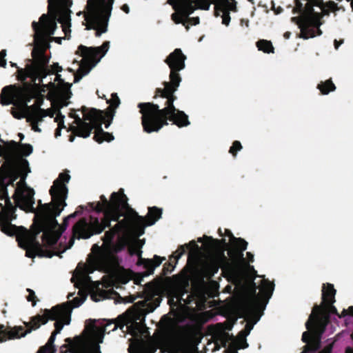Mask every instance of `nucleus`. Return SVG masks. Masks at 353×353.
Wrapping results in <instances>:
<instances>
[{"instance_id": "nucleus-14", "label": "nucleus", "mask_w": 353, "mask_h": 353, "mask_svg": "<svg viewBox=\"0 0 353 353\" xmlns=\"http://www.w3.org/2000/svg\"><path fill=\"white\" fill-rule=\"evenodd\" d=\"M177 11L172 15L176 23L183 22V17H187L196 8L209 10L210 4L208 0H170Z\"/></svg>"}, {"instance_id": "nucleus-47", "label": "nucleus", "mask_w": 353, "mask_h": 353, "mask_svg": "<svg viewBox=\"0 0 353 353\" xmlns=\"http://www.w3.org/2000/svg\"><path fill=\"white\" fill-rule=\"evenodd\" d=\"M155 259H156V261L157 263V265H159L162 263V261H163V259H161L159 256H156Z\"/></svg>"}, {"instance_id": "nucleus-23", "label": "nucleus", "mask_w": 353, "mask_h": 353, "mask_svg": "<svg viewBox=\"0 0 353 353\" xmlns=\"http://www.w3.org/2000/svg\"><path fill=\"white\" fill-rule=\"evenodd\" d=\"M170 79L171 82L165 83V88L162 91V96L163 97L168 98V101L170 99H174L173 98L171 97V96L179 86L181 81L179 76L176 72H171Z\"/></svg>"}, {"instance_id": "nucleus-21", "label": "nucleus", "mask_w": 353, "mask_h": 353, "mask_svg": "<svg viewBox=\"0 0 353 353\" xmlns=\"http://www.w3.org/2000/svg\"><path fill=\"white\" fill-rule=\"evenodd\" d=\"M168 353H197L194 345L187 341H176L170 344Z\"/></svg>"}, {"instance_id": "nucleus-28", "label": "nucleus", "mask_w": 353, "mask_h": 353, "mask_svg": "<svg viewBox=\"0 0 353 353\" xmlns=\"http://www.w3.org/2000/svg\"><path fill=\"white\" fill-rule=\"evenodd\" d=\"M35 46L32 52L33 57L35 59H39L43 54L45 49V39L37 37H35Z\"/></svg>"}, {"instance_id": "nucleus-46", "label": "nucleus", "mask_w": 353, "mask_h": 353, "mask_svg": "<svg viewBox=\"0 0 353 353\" xmlns=\"http://www.w3.org/2000/svg\"><path fill=\"white\" fill-rule=\"evenodd\" d=\"M272 289V283H264L263 284V286H262V290L263 291H265V290H267V291H271Z\"/></svg>"}, {"instance_id": "nucleus-29", "label": "nucleus", "mask_w": 353, "mask_h": 353, "mask_svg": "<svg viewBox=\"0 0 353 353\" xmlns=\"http://www.w3.org/2000/svg\"><path fill=\"white\" fill-rule=\"evenodd\" d=\"M59 22L62 24L63 31L65 32V36H70L71 33L70 14L68 12L61 13Z\"/></svg>"}, {"instance_id": "nucleus-34", "label": "nucleus", "mask_w": 353, "mask_h": 353, "mask_svg": "<svg viewBox=\"0 0 353 353\" xmlns=\"http://www.w3.org/2000/svg\"><path fill=\"white\" fill-rule=\"evenodd\" d=\"M63 118L64 117L61 115V113H59L56 117V121L58 123V129L57 132V135L60 136L61 135V130L63 128H65L64 123H63Z\"/></svg>"}, {"instance_id": "nucleus-20", "label": "nucleus", "mask_w": 353, "mask_h": 353, "mask_svg": "<svg viewBox=\"0 0 353 353\" xmlns=\"http://www.w3.org/2000/svg\"><path fill=\"white\" fill-rule=\"evenodd\" d=\"M91 111L88 114L86 117L85 118V121H82L81 119H77L75 120L72 128L74 132L77 134L78 136L88 138L90 137L91 133V130L92 128V122L90 121V114Z\"/></svg>"}, {"instance_id": "nucleus-33", "label": "nucleus", "mask_w": 353, "mask_h": 353, "mask_svg": "<svg viewBox=\"0 0 353 353\" xmlns=\"http://www.w3.org/2000/svg\"><path fill=\"white\" fill-rule=\"evenodd\" d=\"M319 88L321 92L324 94H327L330 91L335 90L334 85L330 81H327L324 83L319 85Z\"/></svg>"}, {"instance_id": "nucleus-4", "label": "nucleus", "mask_w": 353, "mask_h": 353, "mask_svg": "<svg viewBox=\"0 0 353 353\" xmlns=\"http://www.w3.org/2000/svg\"><path fill=\"white\" fill-rule=\"evenodd\" d=\"M17 143L15 141L8 142L4 147L0 145V156H3L6 163L0 168V185L2 190L0 192V196L3 203H0L2 210L0 212V219L3 221H11L15 217L13 216L14 208L8 197V191L6 186H3V180L6 177H12L14 163L11 161V153L16 151Z\"/></svg>"}, {"instance_id": "nucleus-56", "label": "nucleus", "mask_w": 353, "mask_h": 353, "mask_svg": "<svg viewBox=\"0 0 353 353\" xmlns=\"http://www.w3.org/2000/svg\"><path fill=\"white\" fill-rule=\"evenodd\" d=\"M339 43H338L337 42H336V43H335V47H336V48H339Z\"/></svg>"}, {"instance_id": "nucleus-31", "label": "nucleus", "mask_w": 353, "mask_h": 353, "mask_svg": "<svg viewBox=\"0 0 353 353\" xmlns=\"http://www.w3.org/2000/svg\"><path fill=\"white\" fill-rule=\"evenodd\" d=\"M56 339V333H52L48 343L46 346L43 347L38 353H54L55 349L54 346V342Z\"/></svg>"}, {"instance_id": "nucleus-58", "label": "nucleus", "mask_w": 353, "mask_h": 353, "mask_svg": "<svg viewBox=\"0 0 353 353\" xmlns=\"http://www.w3.org/2000/svg\"><path fill=\"white\" fill-rule=\"evenodd\" d=\"M199 23V20H198L197 19H195V23H194V24H196V23Z\"/></svg>"}, {"instance_id": "nucleus-37", "label": "nucleus", "mask_w": 353, "mask_h": 353, "mask_svg": "<svg viewBox=\"0 0 353 353\" xmlns=\"http://www.w3.org/2000/svg\"><path fill=\"white\" fill-rule=\"evenodd\" d=\"M130 353H145V350L139 344L132 343L130 347Z\"/></svg>"}, {"instance_id": "nucleus-13", "label": "nucleus", "mask_w": 353, "mask_h": 353, "mask_svg": "<svg viewBox=\"0 0 353 353\" xmlns=\"http://www.w3.org/2000/svg\"><path fill=\"white\" fill-rule=\"evenodd\" d=\"M65 0H49V14H43L39 20V23H34L35 37H39L44 39L45 37L54 34L56 30V15L52 11L54 3H65ZM67 5L68 3H65Z\"/></svg>"}, {"instance_id": "nucleus-15", "label": "nucleus", "mask_w": 353, "mask_h": 353, "mask_svg": "<svg viewBox=\"0 0 353 353\" xmlns=\"http://www.w3.org/2000/svg\"><path fill=\"white\" fill-rule=\"evenodd\" d=\"M33 152V148L31 145L25 144L19 146L17 144V148L15 152L11 153V161L14 163L12 177L10 181L12 183L17 179V174L22 175L23 172L29 171L28 161L26 159L18 158L19 154L28 156Z\"/></svg>"}, {"instance_id": "nucleus-25", "label": "nucleus", "mask_w": 353, "mask_h": 353, "mask_svg": "<svg viewBox=\"0 0 353 353\" xmlns=\"http://www.w3.org/2000/svg\"><path fill=\"white\" fill-rule=\"evenodd\" d=\"M89 227L83 221H79L74 226V230L75 235L79 239H88L92 235V233L88 232Z\"/></svg>"}, {"instance_id": "nucleus-16", "label": "nucleus", "mask_w": 353, "mask_h": 353, "mask_svg": "<svg viewBox=\"0 0 353 353\" xmlns=\"http://www.w3.org/2000/svg\"><path fill=\"white\" fill-rule=\"evenodd\" d=\"M137 315H139V314L136 311L129 310L124 316L119 318L118 321L114 324L112 331L123 327L125 324H130L128 329L132 334L136 335L138 333H144L145 332V327L143 323L141 321H134Z\"/></svg>"}, {"instance_id": "nucleus-51", "label": "nucleus", "mask_w": 353, "mask_h": 353, "mask_svg": "<svg viewBox=\"0 0 353 353\" xmlns=\"http://www.w3.org/2000/svg\"><path fill=\"white\" fill-rule=\"evenodd\" d=\"M348 312L350 314H352L353 315V306H351L348 308Z\"/></svg>"}, {"instance_id": "nucleus-32", "label": "nucleus", "mask_w": 353, "mask_h": 353, "mask_svg": "<svg viewBox=\"0 0 353 353\" xmlns=\"http://www.w3.org/2000/svg\"><path fill=\"white\" fill-rule=\"evenodd\" d=\"M257 47L259 50H262L264 52L270 53L273 52V47L272 43L268 41H260L257 43Z\"/></svg>"}, {"instance_id": "nucleus-10", "label": "nucleus", "mask_w": 353, "mask_h": 353, "mask_svg": "<svg viewBox=\"0 0 353 353\" xmlns=\"http://www.w3.org/2000/svg\"><path fill=\"white\" fill-rule=\"evenodd\" d=\"M109 47V42H106L99 48H88L82 46L79 48V53L83 59L77 71V75L79 77L75 81H79L83 76L89 73L91 69L106 54Z\"/></svg>"}, {"instance_id": "nucleus-41", "label": "nucleus", "mask_w": 353, "mask_h": 353, "mask_svg": "<svg viewBox=\"0 0 353 353\" xmlns=\"http://www.w3.org/2000/svg\"><path fill=\"white\" fill-rule=\"evenodd\" d=\"M30 75V69H28L26 71L23 72L20 70L19 72V78L20 79H24L26 77Z\"/></svg>"}, {"instance_id": "nucleus-17", "label": "nucleus", "mask_w": 353, "mask_h": 353, "mask_svg": "<svg viewBox=\"0 0 353 353\" xmlns=\"http://www.w3.org/2000/svg\"><path fill=\"white\" fill-rule=\"evenodd\" d=\"M90 117V121L92 122V126L96 128L94 136L96 141L99 143H102L105 141H110L113 140V136L103 132L101 128L103 119L105 117L103 112L97 110H91Z\"/></svg>"}, {"instance_id": "nucleus-42", "label": "nucleus", "mask_w": 353, "mask_h": 353, "mask_svg": "<svg viewBox=\"0 0 353 353\" xmlns=\"http://www.w3.org/2000/svg\"><path fill=\"white\" fill-rule=\"evenodd\" d=\"M112 238V232H108L104 239V246L107 247Z\"/></svg>"}, {"instance_id": "nucleus-39", "label": "nucleus", "mask_w": 353, "mask_h": 353, "mask_svg": "<svg viewBox=\"0 0 353 353\" xmlns=\"http://www.w3.org/2000/svg\"><path fill=\"white\" fill-rule=\"evenodd\" d=\"M112 99H110V103L112 106L117 107L120 104V100L118 96L115 94L112 95Z\"/></svg>"}, {"instance_id": "nucleus-53", "label": "nucleus", "mask_w": 353, "mask_h": 353, "mask_svg": "<svg viewBox=\"0 0 353 353\" xmlns=\"http://www.w3.org/2000/svg\"><path fill=\"white\" fill-rule=\"evenodd\" d=\"M311 23H312V24H313V25H314V26H318V25H319V24H318V23H317L315 20L312 21H311Z\"/></svg>"}, {"instance_id": "nucleus-9", "label": "nucleus", "mask_w": 353, "mask_h": 353, "mask_svg": "<svg viewBox=\"0 0 353 353\" xmlns=\"http://www.w3.org/2000/svg\"><path fill=\"white\" fill-rule=\"evenodd\" d=\"M326 323V314L321 307H316L312 312L306 324L307 332L303 334V340L307 343L310 350H315L320 347V339L316 337L317 333L322 332Z\"/></svg>"}, {"instance_id": "nucleus-54", "label": "nucleus", "mask_w": 353, "mask_h": 353, "mask_svg": "<svg viewBox=\"0 0 353 353\" xmlns=\"http://www.w3.org/2000/svg\"><path fill=\"white\" fill-rule=\"evenodd\" d=\"M54 39H55L57 42L61 43V41H61V38H60V37H57V38H55Z\"/></svg>"}, {"instance_id": "nucleus-3", "label": "nucleus", "mask_w": 353, "mask_h": 353, "mask_svg": "<svg viewBox=\"0 0 353 353\" xmlns=\"http://www.w3.org/2000/svg\"><path fill=\"white\" fill-rule=\"evenodd\" d=\"M174 99L169 100V105L163 110L151 104L139 105L143 114V125L145 130L151 133L159 131L166 124L165 119L168 117L179 127L190 124L188 116L183 112L177 111L174 105Z\"/></svg>"}, {"instance_id": "nucleus-27", "label": "nucleus", "mask_w": 353, "mask_h": 353, "mask_svg": "<svg viewBox=\"0 0 353 353\" xmlns=\"http://www.w3.org/2000/svg\"><path fill=\"white\" fill-rule=\"evenodd\" d=\"M161 210L157 208H151L149 209L146 218L145 226H149L154 224L161 217Z\"/></svg>"}, {"instance_id": "nucleus-59", "label": "nucleus", "mask_w": 353, "mask_h": 353, "mask_svg": "<svg viewBox=\"0 0 353 353\" xmlns=\"http://www.w3.org/2000/svg\"><path fill=\"white\" fill-rule=\"evenodd\" d=\"M26 335V334H22L21 336H25Z\"/></svg>"}, {"instance_id": "nucleus-11", "label": "nucleus", "mask_w": 353, "mask_h": 353, "mask_svg": "<svg viewBox=\"0 0 353 353\" xmlns=\"http://www.w3.org/2000/svg\"><path fill=\"white\" fill-rule=\"evenodd\" d=\"M71 85L70 83L63 82L60 75H57L54 83L48 85V99L52 101L53 109H59L69 104L68 99L72 95Z\"/></svg>"}, {"instance_id": "nucleus-24", "label": "nucleus", "mask_w": 353, "mask_h": 353, "mask_svg": "<svg viewBox=\"0 0 353 353\" xmlns=\"http://www.w3.org/2000/svg\"><path fill=\"white\" fill-rule=\"evenodd\" d=\"M248 347L245 336L241 334L235 339H232L230 343L227 353H237L239 349H243Z\"/></svg>"}, {"instance_id": "nucleus-52", "label": "nucleus", "mask_w": 353, "mask_h": 353, "mask_svg": "<svg viewBox=\"0 0 353 353\" xmlns=\"http://www.w3.org/2000/svg\"><path fill=\"white\" fill-rule=\"evenodd\" d=\"M345 353H353V350L351 349V348H347L346 350V352Z\"/></svg>"}, {"instance_id": "nucleus-43", "label": "nucleus", "mask_w": 353, "mask_h": 353, "mask_svg": "<svg viewBox=\"0 0 353 353\" xmlns=\"http://www.w3.org/2000/svg\"><path fill=\"white\" fill-rule=\"evenodd\" d=\"M28 291L30 292V294L28 297V301H32L33 302L32 305H35L36 301H34V299H35L34 292L30 290H28Z\"/></svg>"}, {"instance_id": "nucleus-35", "label": "nucleus", "mask_w": 353, "mask_h": 353, "mask_svg": "<svg viewBox=\"0 0 353 353\" xmlns=\"http://www.w3.org/2000/svg\"><path fill=\"white\" fill-rule=\"evenodd\" d=\"M232 243L241 250H245L247 248V243L242 239H231Z\"/></svg>"}, {"instance_id": "nucleus-1", "label": "nucleus", "mask_w": 353, "mask_h": 353, "mask_svg": "<svg viewBox=\"0 0 353 353\" xmlns=\"http://www.w3.org/2000/svg\"><path fill=\"white\" fill-rule=\"evenodd\" d=\"M44 92L46 90L37 85L23 88L9 86L3 90L1 102L4 105L13 103L14 117L18 119L27 118L28 121L32 122L33 130L40 132L41 130L36 122L41 121L43 117H52L54 114L52 110H44L41 108L43 102L42 92Z\"/></svg>"}, {"instance_id": "nucleus-36", "label": "nucleus", "mask_w": 353, "mask_h": 353, "mask_svg": "<svg viewBox=\"0 0 353 353\" xmlns=\"http://www.w3.org/2000/svg\"><path fill=\"white\" fill-rule=\"evenodd\" d=\"M2 230L8 235H12L14 232V227L10 225L8 223H2Z\"/></svg>"}, {"instance_id": "nucleus-26", "label": "nucleus", "mask_w": 353, "mask_h": 353, "mask_svg": "<svg viewBox=\"0 0 353 353\" xmlns=\"http://www.w3.org/2000/svg\"><path fill=\"white\" fill-rule=\"evenodd\" d=\"M216 8L218 10L223 11V23L228 26L230 23V18L227 13L228 10L232 9V4L231 3H228L225 4L223 1L218 0L215 2Z\"/></svg>"}, {"instance_id": "nucleus-18", "label": "nucleus", "mask_w": 353, "mask_h": 353, "mask_svg": "<svg viewBox=\"0 0 353 353\" xmlns=\"http://www.w3.org/2000/svg\"><path fill=\"white\" fill-rule=\"evenodd\" d=\"M39 232H35L34 230L32 233L27 234L19 240L21 246L24 247L26 250V255L28 257H34L35 255L39 256L52 257V254H45L42 252L41 248L38 243L35 241V234Z\"/></svg>"}, {"instance_id": "nucleus-12", "label": "nucleus", "mask_w": 353, "mask_h": 353, "mask_svg": "<svg viewBox=\"0 0 353 353\" xmlns=\"http://www.w3.org/2000/svg\"><path fill=\"white\" fill-rule=\"evenodd\" d=\"M28 173L29 171L23 172L22 175H16L17 179L19 176H21V180L17 183L14 194V199L17 206L26 212L32 211L34 205V191L25 183Z\"/></svg>"}, {"instance_id": "nucleus-40", "label": "nucleus", "mask_w": 353, "mask_h": 353, "mask_svg": "<svg viewBox=\"0 0 353 353\" xmlns=\"http://www.w3.org/2000/svg\"><path fill=\"white\" fill-rule=\"evenodd\" d=\"M6 56V52L2 51L0 52V66L6 67L7 65L6 60L5 59V57Z\"/></svg>"}, {"instance_id": "nucleus-48", "label": "nucleus", "mask_w": 353, "mask_h": 353, "mask_svg": "<svg viewBox=\"0 0 353 353\" xmlns=\"http://www.w3.org/2000/svg\"><path fill=\"white\" fill-rule=\"evenodd\" d=\"M331 350H332V347H329L325 350H323V351L321 352V353H331Z\"/></svg>"}, {"instance_id": "nucleus-55", "label": "nucleus", "mask_w": 353, "mask_h": 353, "mask_svg": "<svg viewBox=\"0 0 353 353\" xmlns=\"http://www.w3.org/2000/svg\"><path fill=\"white\" fill-rule=\"evenodd\" d=\"M19 137L21 138V140H23L24 139V135L23 134H19Z\"/></svg>"}, {"instance_id": "nucleus-57", "label": "nucleus", "mask_w": 353, "mask_h": 353, "mask_svg": "<svg viewBox=\"0 0 353 353\" xmlns=\"http://www.w3.org/2000/svg\"><path fill=\"white\" fill-rule=\"evenodd\" d=\"M14 337H15V336H14L12 334H10V339H11V338H14Z\"/></svg>"}, {"instance_id": "nucleus-5", "label": "nucleus", "mask_w": 353, "mask_h": 353, "mask_svg": "<svg viewBox=\"0 0 353 353\" xmlns=\"http://www.w3.org/2000/svg\"><path fill=\"white\" fill-rule=\"evenodd\" d=\"M79 296V298L76 297L73 300L72 307L69 305L55 307L51 310L46 311L43 316H35L31 323L32 329L39 328L41 325L47 323L50 319L55 320L57 321L56 330L53 333H56L57 335L65 325L70 323L72 307H79L85 301L86 296L84 294L80 292Z\"/></svg>"}, {"instance_id": "nucleus-8", "label": "nucleus", "mask_w": 353, "mask_h": 353, "mask_svg": "<svg viewBox=\"0 0 353 353\" xmlns=\"http://www.w3.org/2000/svg\"><path fill=\"white\" fill-rule=\"evenodd\" d=\"M101 199L105 210L104 227H107L112 221H117L121 216H125V221L128 220L130 210L127 203V198L123 193V190L114 192L110 202L103 196Z\"/></svg>"}, {"instance_id": "nucleus-44", "label": "nucleus", "mask_w": 353, "mask_h": 353, "mask_svg": "<svg viewBox=\"0 0 353 353\" xmlns=\"http://www.w3.org/2000/svg\"><path fill=\"white\" fill-rule=\"evenodd\" d=\"M300 28H301V37L305 39H309L310 37H313L314 36L313 35H311V36H307L306 34H305V28L303 26V25H300Z\"/></svg>"}, {"instance_id": "nucleus-45", "label": "nucleus", "mask_w": 353, "mask_h": 353, "mask_svg": "<svg viewBox=\"0 0 353 353\" xmlns=\"http://www.w3.org/2000/svg\"><path fill=\"white\" fill-rule=\"evenodd\" d=\"M62 70V68L59 64H54L52 66V72L53 73H58Z\"/></svg>"}, {"instance_id": "nucleus-19", "label": "nucleus", "mask_w": 353, "mask_h": 353, "mask_svg": "<svg viewBox=\"0 0 353 353\" xmlns=\"http://www.w3.org/2000/svg\"><path fill=\"white\" fill-rule=\"evenodd\" d=\"M113 283V279L110 276L104 277L103 283H101L99 281H96L92 284L91 290V297L92 299L95 302L101 301L107 298H109V293L110 290H105L112 285Z\"/></svg>"}, {"instance_id": "nucleus-22", "label": "nucleus", "mask_w": 353, "mask_h": 353, "mask_svg": "<svg viewBox=\"0 0 353 353\" xmlns=\"http://www.w3.org/2000/svg\"><path fill=\"white\" fill-rule=\"evenodd\" d=\"M185 57L181 50L176 49L167 58L166 62L172 70V72L181 70L185 67Z\"/></svg>"}, {"instance_id": "nucleus-50", "label": "nucleus", "mask_w": 353, "mask_h": 353, "mask_svg": "<svg viewBox=\"0 0 353 353\" xmlns=\"http://www.w3.org/2000/svg\"><path fill=\"white\" fill-rule=\"evenodd\" d=\"M123 10L126 12V13H129L130 12V8L128 6L125 5L123 6Z\"/></svg>"}, {"instance_id": "nucleus-30", "label": "nucleus", "mask_w": 353, "mask_h": 353, "mask_svg": "<svg viewBox=\"0 0 353 353\" xmlns=\"http://www.w3.org/2000/svg\"><path fill=\"white\" fill-rule=\"evenodd\" d=\"M336 294L334 287L331 284L324 285L323 288V299L325 303H330L333 301Z\"/></svg>"}, {"instance_id": "nucleus-6", "label": "nucleus", "mask_w": 353, "mask_h": 353, "mask_svg": "<svg viewBox=\"0 0 353 353\" xmlns=\"http://www.w3.org/2000/svg\"><path fill=\"white\" fill-rule=\"evenodd\" d=\"M112 3H105L103 0H89L85 13L86 28L97 30V36H101L108 30Z\"/></svg>"}, {"instance_id": "nucleus-7", "label": "nucleus", "mask_w": 353, "mask_h": 353, "mask_svg": "<svg viewBox=\"0 0 353 353\" xmlns=\"http://www.w3.org/2000/svg\"><path fill=\"white\" fill-rule=\"evenodd\" d=\"M105 327H96L93 323L88 325L82 336L77 337L70 345L71 352L73 353H101L99 343H103Z\"/></svg>"}, {"instance_id": "nucleus-38", "label": "nucleus", "mask_w": 353, "mask_h": 353, "mask_svg": "<svg viewBox=\"0 0 353 353\" xmlns=\"http://www.w3.org/2000/svg\"><path fill=\"white\" fill-rule=\"evenodd\" d=\"M242 148L241 144L239 141L234 143L233 145L230 148V152L234 154L236 152L240 150Z\"/></svg>"}, {"instance_id": "nucleus-60", "label": "nucleus", "mask_w": 353, "mask_h": 353, "mask_svg": "<svg viewBox=\"0 0 353 353\" xmlns=\"http://www.w3.org/2000/svg\"><path fill=\"white\" fill-rule=\"evenodd\" d=\"M306 352V350H305L304 352H303L302 353H305Z\"/></svg>"}, {"instance_id": "nucleus-2", "label": "nucleus", "mask_w": 353, "mask_h": 353, "mask_svg": "<svg viewBox=\"0 0 353 353\" xmlns=\"http://www.w3.org/2000/svg\"><path fill=\"white\" fill-rule=\"evenodd\" d=\"M70 179V176L68 174L62 173L59 175L50 189L51 204L40 207L36 214V220L39 223L50 224L44 231V241L50 245L57 241L61 233L55 218L59 216L65 206V201L68 196L66 183Z\"/></svg>"}, {"instance_id": "nucleus-49", "label": "nucleus", "mask_w": 353, "mask_h": 353, "mask_svg": "<svg viewBox=\"0 0 353 353\" xmlns=\"http://www.w3.org/2000/svg\"><path fill=\"white\" fill-rule=\"evenodd\" d=\"M125 223H119L115 228H114V230H119L120 228L121 227H125Z\"/></svg>"}]
</instances>
